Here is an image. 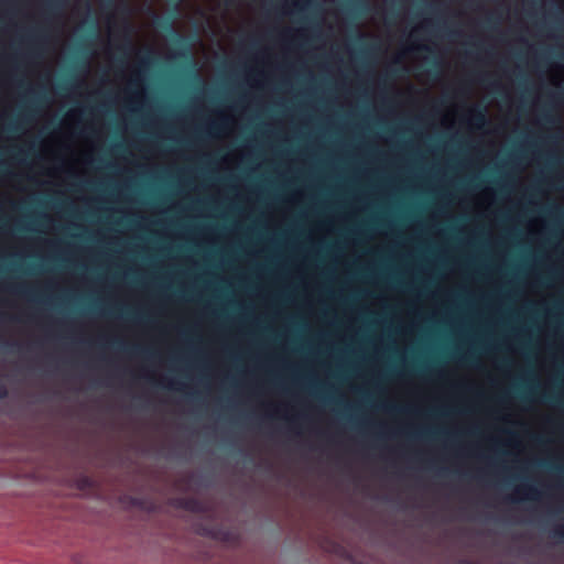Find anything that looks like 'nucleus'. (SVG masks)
Here are the masks:
<instances>
[{"mask_svg": "<svg viewBox=\"0 0 564 564\" xmlns=\"http://www.w3.org/2000/svg\"><path fill=\"white\" fill-rule=\"evenodd\" d=\"M28 476L30 479H35V470H30Z\"/></svg>", "mask_w": 564, "mask_h": 564, "instance_id": "obj_38", "label": "nucleus"}, {"mask_svg": "<svg viewBox=\"0 0 564 564\" xmlns=\"http://www.w3.org/2000/svg\"><path fill=\"white\" fill-rule=\"evenodd\" d=\"M116 25H117V18H116V15L115 14L107 15V18H106V28H107V31H108L109 35H113L115 34Z\"/></svg>", "mask_w": 564, "mask_h": 564, "instance_id": "obj_26", "label": "nucleus"}, {"mask_svg": "<svg viewBox=\"0 0 564 564\" xmlns=\"http://www.w3.org/2000/svg\"><path fill=\"white\" fill-rule=\"evenodd\" d=\"M234 106L213 110V118L207 121V128L215 138L231 137L239 124V118L234 112Z\"/></svg>", "mask_w": 564, "mask_h": 564, "instance_id": "obj_6", "label": "nucleus"}, {"mask_svg": "<svg viewBox=\"0 0 564 564\" xmlns=\"http://www.w3.org/2000/svg\"><path fill=\"white\" fill-rule=\"evenodd\" d=\"M194 239L200 242L213 243L218 240V234L214 227L203 226L197 230Z\"/></svg>", "mask_w": 564, "mask_h": 564, "instance_id": "obj_21", "label": "nucleus"}, {"mask_svg": "<svg viewBox=\"0 0 564 564\" xmlns=\"http://www.w3.org/2000/svg\"><path fill=\"white\" fill-rule=\"evenodd\" d=\"M25 13V225H35V2H0Z\"/></svg>", "mask_w": 564, "mask_h": 564, "instance_id": "obj_1", "label": "nucleus"}, {"mask_svg": "<svg viewBox=\"0 0 564 564\" xmlns=\"http://www.w3.org/2000/svg\"><path fill=\"white\" fill-rule=\"evenodd\" d=\"M140 377L172 391L183 392L187 388L185 382L175 380L174 378L162 373H158L156 371L150 370L148 368H142L140 370Z\"/></svg>", "mask_w": 564, "mask_h": 564, "instance_id": "obj_8", "label": "nucleus"}, {"mask_svg": "<svg viewBox=\"0 0 564 564\" xmlns=\"http://www.w3.org/2000/svg\"><path fill=\"white\" fill-rule=\"evenodd\" d=\"M312 37L311 29L307 26H285L280 32V40L285 45L301 46Z\"/></svg>", "mask_w": 564, "mask_h": 564, "instance_id": "obj_9", "label": "nucleus"}, {"mask_svg": "<svg viewBox=\"0 0 564 564\" xmlns=\"http://www.w3.org/2000/svg\"><path fill=\"white\" fill-rule=\"evenodd\" d=\"M175 506L184 508L186 510L198 512L200 511V503L195 499H178Z\"/></svg>", "mask_w": 564, "mask_h": 564, "instance_id": "obj_24", "label": "nucleus"}, {"mask_svg": "<svg viewBox=\"0 0 564 564\" xmlns=\"http://www.w3.org/2000/svg\"><path fill=\"white\" fill-rule=\"evenodd\" d=\"M117 237H111L110 242H116Z\"/></svg>", "mask_w": 564, "mask_h": 564, "instance_id": "obj_46", "label": "nucleus"}, {"mask_svg": "<svg viewBox=\"0 0 564 564\" xmlns=\"http://www.w3.org/2000/svg\"><path fill=\"white\" fill-rule=\"evenodd\" d=\"M554 536L564 539V523H558L553 528Z\"/></svg>", "mask_w": 564, "mask_h": 564, "instance_id": "obj_30", "label": "nucleus"}, {"mask_svg": "<svg viewBox=\"0 0 564 564\" xmlns=\"http://www.w3.org/2000/svg\"><path fill=\"white\" fill-rule=\"evenodd\" d=\"M400 332H401L402 334H406V333H408V328H406L405 326H402V327L400 328Z\"/></svg>", "mask_w": 564, "mask_h": 564, "instance_id": "obj_42", "label": "nucleus"}, {"mask_svg": "<svg viewBox=\"0 0 564 564\" xmlns=\"http://www.w3.org/2000/svg\"><path fill=\"white\" fill-rule=\"evenodd\" d=\"M36 65H37V67L40 66V62L39 61L36 62Z\"/></svg>", "mask_w": 564, "mask_h": 564, "instance_id": "obj_51", "label": "nucleus"}, {"mask_svg": "<svg viewBox=\"0 0 564 564\" xmlns=\"http://www.w3.org/2000/svg\"><path fill=\"white\" fill-rule=\"evenodd\" d=\"M542 4H546L547 2H541ZM556 4H564V2H555Z\"/></svg>", "mask_w": 564, "mask_h": 564, "instance_id": "obj_47", "label": "nucleus"}, {"mask_svg": "<svg viewBox=\"0 0 564 564\" xmlns=\"http://www.w3.org/2000/svg\"><path fill=\"white\" fill-rule=\"evenodd\" d=\"M85 173L76 154L75 147L73 150H61L55 147L53 152V164L47 170V175L54 180H62L64 176L78 177Z\"/></svg>", "mask_w": 564, "mask_h": 564, "instance_id": "obj_5", "label": "nucleus"}, {"mask_svg": "<svg viewBox=\"0 0 564 564\" xmlns=\"http://www.w3.org/2000/svg\"><path fill=\"white\" fill-rule=\"evenodd\" d=\"M36 246H37V250H39L40 249V238L39 237H37Z\"/></svg>", "mask_w": 564, "mask_h": 564, "instance_id": "obj_48", "label": "nucleus"}, {"mask_svg": "<svg viewBox=\"0 0 564 564\" xmlns=\"http://www.w3.org/2000/svg\"><path fill=\"white\" fill-rule=\"evenodd\" d=\"M502 445L507 448L520 453L522 451V442L512 432H507V437L502 440Z\"/></svg>", "mask_w": 564, "mask_h": 564, "instance_id": "obj_22", "label": "nucleus"}, {"mask_svg": "<svg viewBox=\"0 0 564 564\" xmlns=\"http://www.w3.org/2000/svg\"><path fill=\"white\" fill-rule=\"evenodd\" d=\"M379 426H380V430L382 431V433L386 434L387 424L386 423H380Z\"/></svg>", "mask_w": 564, "mask_h": 564, "instance_id": "obj_39", "label": "nucleus"}, {"mask_svg": "<svg viewBox=\"0 0 564 564\" xmlns=\"http://www.w3.org/2000/svg\"><path fill=\"white\" fill-rule=\"evenodd\" d=\"M540 497L541 491L535 486L530 484H519L508 496V500L519 502L522 500H539Z\"/></svg>", "mask_w": 564, "mask_h": 564, "instance_id": "obj_15", "label": "nucleus"}, {"mask_svg": "<svg viewBox=\"0 0 564 564\" xmlns=\"http://www.w3.org/2000/svg\"><path fill=\"white\" fill-rule=\"evenodd\" d=\"M127 213H128V214H132V215H135V214H137L135 212H131V210H129V212H127Z\"/></svg>", "mask_w": 564, "mask_h": 564, "instance_id": "obj_50", "label": "nucleus"}, {"mask_svg": "<svg viewBox=\"0 0 564 564\" xmlns=\"http://www.w3.org/2000/svg\"><path fill=\"white\" fill-rule=\"evenodd\" d=\"M465 121L469 130H481L488 122L487 116L478 105H471L465 108Z\"/></svg>", "mask_w": 564, "mask_h": 564, "instance_id": "obj_14", "label": "nucleus"}, {"mask_svg": "<svg viewBox=\"0 0 564 564\" xmlns=\"http://www.w3.org/2000/svg\"><path fill=\"white\" fill-rule=\"evenodd\" d=\"M7 393V390L3 386H0V398H3Z\"/></svg>", "mask_w": 564, "mask_h": 564, "instance_id": "obj_35", "label": "nucleus"}, {"mask_svg": "<svg viewBox=\"0 0 564 564\" xmlns=\"http://www.w3.org/2000/svg\"><path fill=\"white\" fill-rule=\"evenodd\" d=\"M261 409L265 415L270 417H281L288 421H293V406L285 402H262Z\"/></svg>", "mask_w": 564, "mask_h": 564, "instance_id": "obj_13", "label": "nucleus"}, {"mask_svg": "<svg viewBox=\"0 0 564 564\" xmlns=\"http://www.w3.org/2000/svg\"><path fill=\"white\" fill-rule=\"evenodd\" d=\"M431 25V20L430 19H423L421 21H419L417 23H415L410 33H409V36H408V40H406V44L404 46V48L397 53L393 57V62L394 63H401L404 58V56L408 54V53H411V52H430L431 51V46L429 44V40L427 39H421L417 36V33L420 31H423V30H426L429 26Z\"/></svg>", "mask_w": 564, "mask_h": 564, "instance_id": "obj_7", "label": "nucleus"}, {"mask_svg": "<svg viewBox=\"0 0 564 564\" xmlns=\"http://www.w3.org/2000/svg\"><path fill=\"white\" fill-rule=\"evenodd\" d=\"M80 149H75V154L84 170L90 165L95 160L96 144L94 140L87 134L80 138Z\"/></svg>", "mask_w": 564, "mask_h": 564, "instance_id": "obj_12", "label": "nucleus"}, {"mask_svg": "<svg viewBox=\"0 0 564 564\" xmlns=\"http://www.w3.org/2000/svg\"><path fill=\"white\" fill-rule=\"evenodd\" d=\"M148 59L140 57L135 65L121 72V79L126 86L122 89L121 101L130 111H139L148 101V87L145 84V69Z\"/></svg>", "mask_w": 564, "mask_h": 564, "instance_id": "obj_2", "label": "nucleus"}, {"mask_svg": "<svg viewBox=\"0 0 564 564\" xmlns=\"http://www.w3.org/2000/svg\"><path fill=\"white\" fill-rule=\"evenodd\" d=\"M330 229H332L330 221H321L312 228L311 237L312 238H324L330 232Z\"/></svg>", "mask_w": 564, "mask_h": 564, "instance_id": "obj_23", "label": "nucleus"}, {"mask_svg": "<svg viewBox=\"0 0 564 564\" xmlns=\"http://www.w3.org/2000/svg\"><path fill=\"white\" fill-rule=\"evenodd\" d=\"M282 3L285 4L286 7L305 9V8H310L314 2H297V1H294V2H282Z\"/></svg>", "mask_w": 564, "mask_h": 564, "instance_id": "obj_29", "label": "nucleus"}, {"mask_svg": "<svg viewBox=\"0 0 564 564\" xmlns=\"http://www.w3.org/2000/svg\"><path fill=\"white\" fill-rule=\"evenodd\" d=\"M460 109L457 104L451 105L440 118V123L445 129H452L456 122V113Z\"/></svg>", "mask_w": 564, "mask_h": 564, "instance_id": "obj_20", "label": "nucleus"}, {"mask_svg": "<svg viewBox=\"0 0 564 564\" xmlns=\"http://www.w3.org/2000/svg\"><path fill=\"white\" fill-rule=\"evenodd\" d=\"M545 229L546 220L542 216H535L527 223V232L531 239L543 235Z\"/></svg>", "mask_w": 564, "mask_h": 564, "instance_id": "obj_19", "label": "nucleus"}, {"mask_svg": "<svg viewBox=\"0 0 564 564\" xmlns=\"http://www.w3.org/2000/svg\"><path fill=\"white\" fill-rule=\"evenodd\" d=\"M503 421L506 422H513L512 420V416L510 414H506L503 417H502Z\"/></svg>", "mask_w": 564, "mask_h": 564, "instance_id": "obj_36", "label": "nucleus"}, {"mask_svg": "<svg viewBox=\"0 0 564 564\" xmlns=\"http://www.w3.org/2000/svg\"><path fill=\"white\" fill-rule=\"evenodd\" d=\"M497 198L496 189L492 186H484L479 192H477L470 200L473 202L474 208L478 213L488 212L492 205L495 204Z\"/></svg>", "mask_w": 564, "mask_h": 564, "instance_id": "obj_11", "label": "nucleus"}, {"mask_svg": "<svg viewBox=\"0 0 564 564\" xmlns=\"http://www.w3.org/2000/svg\"><path fill=\"white\" fill-rule=\"evenodd\" d=\"M84 108L73 107L69 108L62 117L58 128L52 133V142L61 150H73L76 141H79L82 135H87L86 131L88 126L78 132V128L83 124Z\"/></svg>", "mask_w": 564, "mask_h": 564, "instance_id": "obj_4", "label": "nucleus"}, {"mask_svg": "<svg viewBox=\"0 0 564 564\" xmlns=\"http://www.w3.org/2000/svg\"><path fill=\"white\" fill-rule=\"evenodd\" d=\"M437 377H438L440 379H442V380H445V379H446V377H447V371H445V370H443V369H442V370H440V371L437 372Z\"/></svg>", "mask_w": 564, "mask_h": 564, "instance_id": "obj_34", "label": "nucleus"}, {"mask_svg": "<svg viewBox=\"0 0 564 564\" xmlns=\"http://www.w3.org/2000/svg\"><path fill=\"white\" fill-rule=\"evenodd\" d=\"M268 80V72L264 68H250L246 73V82L251 88H261Z\"/></svg>", "mask_w": 564, "mask_h": 564, "instance_id": "obj_18", "label": "nucleus"}, {"mask_svg": "<svg viewBox=\"0 0 564 564\" xmlns=\"http://www.w3.org/2000/svg\"><path fill=\"white\" fill-rule=\"evenodd\" d=\"M120 29L124 36H129L133 31V25L129 20L124 19L120 23Z\"/></svg>", "mask_w": 564, "mask_h": 564, "instance_id": "obj_28", "label": "nucleus"}, {"mask_svg": "<svg viewBox=\"0 0 564 564\" xmlns=\"http://www.w3.org/2000/svg\"><path fill=\"white\" fill-rule=\"evenodd\" d=\"M0 346L4 348L7 351L12 348V345L8 341H0Z\"/></svg>", "mask_w": 564, "mask_h": 564, "instance_id": "obj_33", "label": "nucleus"}, {"mask_svg": "<svg viewBox=\"0 0 564 564\" xmlns=\"http://www.w3.org/2000/svg\"><path fill=\"white\" fill-rule=\"evenodd\" d=\"M184 3H185V2H182V1L176 2V9H178V10H180V9L182 8V4H184Z\"/></svg>", "mask_w": 564, "mask_h": 564, "instance_id": "obj_43", "label": "nucleus"}, {"mask_svg": "<svg viewBox=\"0 0 564 564\" xmlns=\"http://www.w3.org/2000/svg\"><path fill=\"white\" fill-rule=\"evenodd\" d=\"M6 129H7L8 131H13L14 127H13L12 122L8 123V124H7V127H6Z\"/></svg>", "mask_w": 564, "mask_h": 564, "instance_id": "obj_40", "label": "nucleus"}, {"mask_svg": "<svg viewBox=\"0 0 564 564\" xmlns=\"http://www.w3.org/2000/svg\"><path fill=\"white\" fill-rule=\"evenodd\" d=\"M86 3H87V4H90L91 2H90V1H87Z\"/></svg>", "mask_w": 564, "mask_h": 564, "instance_id": "obj_52", "label": "nucleus"}, {"mask_svg": "<svg viewBox=\"0 0 564 564\" xmlns=\"http://www.w3.org/2000/svg\"><path fill=\"white\" fill-rule=\"evenodd\" d=\"M546 78L552 86L561 87L564 84V63H551L546 69Z\"/></svg>", "mask_w": 564, "mask_h": 564, "instance_id": "obj_17", "label": "nucleus"}, {"mask_svg": "<svg viewBox=\"0 0 564 564\" xmlns=\"http://www.w3.org/2000/svg\"><path fill=\"white\" fill-rule=\"evenodd\" d=\"M45 3L46 2H37V7H36L37 18L40 17V12L42 11L43 4H45ZM42 43H43V36L40 32V20L37 19V50L40 48Z\"/></svg>", "mask_w": 564, "mask_h": 564, "instance_id": "obj_27", "label": "nucleus"}, {"mask_svg": "<svg viewBox=\"0 0 564 564\" xmlns=\"http://www.w3.org/2000/svg\"><path fill=\"white\" fill-rule=\"evenodd\" d=\"M268 55H269L268 51L264 50L257 55V61L261 62L264 66H268L269 65V62L267 59Z\"/></svg>", "mask_w": 564, "mask_h": 564, "instance_id": "obj_32", "label": "nucleus"}, {"mask_svg": "<svg viewBox=\"0 0 564 564\" xmlns=\"http://www.w3.org/2000/svg\"><path fill=\"white\" fill-rule=\"evenodd\" d=\"M251 154L252 149L250 145L243 144L237 147L220 158L218 166L221 170H234L238 167L239 164Z\"/></svg>", "mask_w": 564, "mask_h": 564, "instance_id": "obj_10", "label": "nucleus"}, {"mask_svg": "<svg viewBox=\"0 0 564 564\" xmlns=\"http://www.w3.org/2000/svg\"><path fill=\"white\" fill-rule=\"evenodd\" d=\"M75 6L70 14L58 13L51 20L50 32L46 41L51 51L57 57L64 56L73 36L83 28L86 22V17L74 21L75 10L82 2H73Z\"/></svg>", "mask_w": 564, "mask_h": 564, "instance_id": "obj_3", "label": "nucleus"}, {"mask_svg": "<svg viewBox=\"0 0 564 564\" xmlns=\"http://www.w3.org/2000/svg\"><path fill=\"white\" fill-rule=\"evenodd\" d=\"M50 246L54 252L59 253L67 260L74 259L79 252L88 250L87 248L78 247L69 242H62L61 240H51Z\"/></svg>", "mask_w": 564, "mask_h": 564, "instance_id": "obj_16", "label": "nucleus"}, {"mask_svg": "<svg viewBox=\"0 0 564 564\" xmlns=\"http://www.w3.org/2000/svg\"><path fill=\"white\" fill-rule=\"evenodd\" d=\"M6 170V164L3 162H0V173L4 172Z\"/></svg>", "mask_w": 564, "mask_h": 564, "instance_id": "obj_41", "label": "nucleus"}, {"mask_svg": "<svg viewBox=\"0 0 564 564\" xmlns=\"http://www.w3.org/2000/svg\"><path fill=\"white\" fill-rule=\"evenodd\" d=\"M305 197V192L301 188L293 191L288 197L284 198V202L289 205H296L301 203Z\"/></svg>", "mask_w": 564, "mask_h": 564, "instance_id": "obj_25", "label": "nucleus"}, {"mask_svg": "<svg viewBox=\"0 0 564 564\" xmlns=\"http://www.w3.org/2000/svg\"><path fill=\"white\" fill-rule=\"evenodd\" d=\"M457 386L468 389V390H471V388L475 386V382L471 379L466 378V379L460 380L457 383Z\"/></svg>", "mask_w": 564, "mask_h": 564, "instance_id": "obj_31", "label": "nucleus"}, {"mask_svg": "<svg viewBox=\"0 0 564 564\" xmlns=\"http://www.w3.org/2000/svg\"><path fill=\"white\" fill-rule=\"evenodd\" d=\"M406 91L408 93H417L411 84L406 87Z\"/></svg>", "mask_w": 564, "mask_h": 564, "instance_id": "obj_37", "label": "nucleus"}, {"mask_svg": "<svg viewBox=\"0 0 564 564\" xmlns=\"http://www.w3.org/2000/svg\"><path fill=\"white\" fill-rule=\"evenodd\" d=\"M84 84H85V79L83 78V79L77 84V86H82V85H84Z\"/></svg>", "mask_w": 564, "mask_h": 564, "instance_id": "obj_44", "label": "nucleus"}, {"mask_svg": "<svg viewBox=\"0 0 564 564\" xmlns=\"http://www.w3.org/2000/svg\"><path fill=\"white\" fill-rule=\"evenodd\" d=\"M380 139H381V141H382V142H384V143H388V141H389L387 138H382V137H380Z\"/></svg>", "mask_w": 564, "mask_h": 564, "instance_id": "obj_45", "label": "nucleus"}, {"mask_svg": "<svg viewBox=\"0 0 564 564\" xmlns=\"http://www.w3.org/2000/svg\"><path fill=\"white\" fill-rule=\"evenodd\" d=\"M6 272V270L0 269V275H2Z\"/></svg>", "mask_w": 564, "mask_h": 564, "instance_id": "obj_49", "label": "nucleus"}]
</instances>
